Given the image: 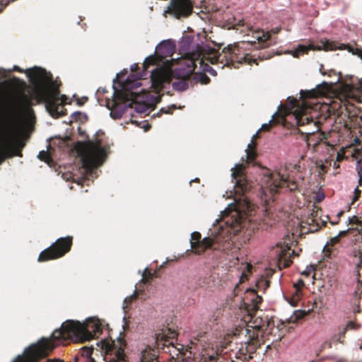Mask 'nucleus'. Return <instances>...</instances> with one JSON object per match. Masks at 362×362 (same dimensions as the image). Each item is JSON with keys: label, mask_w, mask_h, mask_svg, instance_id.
Listing matches in <instances>:
<instances>
[{"label": "nucleus", "mask_w": 362, "mask_h": 362, "mask_svg": "<svg viewBox=\"0 0 362 362\" xmlns=\"http://www.w3.org/2000/svg\"><path fill=\"white\" fill-rule=\"evenodd\" d=\"M25 74L32 85V93L28 95L24 92H17L12 100V107L26 114H33V106L45 103L47 110L53 117L66 115L64 105L67 97H59L61 82L54 81L51 73L45 69L35 66L27 69Z\"/></svg>", "instance_id": "obj_1"}, {"label": "nucleus", "mask_w": 362, "mask_h": 362, "mask_svg": "<svg viewBox=\"0 0 362 362\" xmlns=\"http://www.w3.org/2000/svg\"><path fill=\"white\" fill-rule=\"evenodd\" d=\"M102 332L103 326L98 318H89L84 323L67 320L59 329L53 332L51 339H42L39 343L30 345L13 362H38L59 344H68L69 341H89L101 334Z\"/></svg>", "instance_id": "obj_2"}, {"label": "nucleus", "mask_w": 362, "mask_h": 362, "mask_svg": "<svg viewBox=\"0 0 362 362\" xmlns=\"http://www.w3.org/2000/svg\"><path fill=\"white\" fill-rule=\"evenodd\" d=\"M300 94L301 98H303L301 105H299V102L297 100L293 99V107L296 106L297 108L282 118L283 123L286 127L288 119L293 118L295 125L298 127L313 126V129L308 128L301 133L306 135L308 145L315 147L322 140V133L319 132L320 126L330 117V107L327 104L319 103L313 104V106H311V104L305 100V99L315 98L317 96L318 93L315 90L305 92L301 90Z\"/></svg>", "instance_id": "obj_3"}, {"label": "nucleus", "mask_w": 362, "mask_h": 362, "mask_svg": "<svg viewBox=\"0 0 362 362\" xmlns=\"http://www.w3.org/2000/svg\"><path fill=\"white\" fill-rule=\"evenodd\" d=\"M231 228L220 227L218 232H212L211 235L201 240L199 232H193L191 235L190 242L193 252L201 255L206 250H220L226 252L232 248L233 242Z\"/></svg>", "instance_id": "obj_4"}, {"label": "nucleus", "mask_w": 362, "mask_h": 362, "mask_svg": "<svg viewBox=\"0 0 362 362\" xmlns=\"http://www.w3.org/2000/svg\"><path fill=\"white\" fill-rule=\"evenodd\" d=\"M205 50L203 62L207 61L211 64H222L221 68L225 66L233 65L235 63L241 64L244 62L248 64L253 63L258 64L255 55L242 53L240 47L237 45H229L224 47L221 53L209 45L205 48Z\"/></svg>", "instance_id": "obj_5"}, {"label": "nucleus", "mask_w": 362, "mask_h": 362, "mask_svg": "<svg viewBox=\"0 0 362 362\" xmlns=\"http://www.w3.org/2000/svg\"><path fill=\"white\" fill-rule=\"evenodd\" d=\"M259 324L256 321L254 327L237 326L232 329V335L234 337L243 336L245 339L241 341V347L238 350V353L245 356V360L250 361L257 350L260 348L262 342L259 335V330L263 329L265 327L269 326V320L266 319L262 320Z\"/></svg>", "instance_id": "obj_6"}, {"label": "nucleus", "mask_w": 362, "mask_h": 362, "mask_svg": "<svg viewBox=\"0 0 362 362\" xmlns=\"http://www.w3.org/2000/svg\"><path fill=\"white\" fill-rule=\"evenodd\" d=\"M79 153L82 170L86 176L90 175L106 158L105 148L102 146V141L98 139L95 141H89L81 148Z\"/></svg>", "instance_id": "obj_7"}, {"label": "nucleus", "mask_w": 362, "mask_h": 362, "mask_svg": "<svg viewBox=\"0 0 362 362\" xmlns=\"http://www.w3.org/2000/svg\"><path fill=\"white\" fill-rule=\"evenodd\" d=\"M207 45L203 42H195L192 36L185 35L182 37L180 42V50L183 52L185 57L186 65H189L188 74L191 71L195 70L197 64H202L204 52H205V48L207 47Z\"/></svg>", "instance_id": "obj_8"}, {"label": "nucleus", "mask_w": 362, "mask_h": 362, "mask_svg": "<svg viewBox=\"0 0 362 362\" xmlns=\"http://www.w3.org/2000/svg\"><path fill=\"white\" fill-rule=\"evenodd\" d=\"M262 187L272 195L276 194L281 188L286 187L290 191H295L298 187L295 181L291 180L288 177H285L280 173L265 175L262 179Z\"/></svg>", "instance_id": "obj_9"}, {"label": "nucleus", "mask_w": 362, "mask_h": 362, "mask_svg": "<svg viewBox=\"0 0 362 362\" xmlns=\"http://www.w3.org/2000/svg\"><path fill=\"white\" fill-rule=\"evenodd\" d=\"M72 244V236L58 238L49 247L40 252L37 260L42 262L60 258L71 250Z\"/></svg>", "instance_id": "obj_10"}, {"label": "nucleus", "mask_w": 362, "mask_h": 362, "mask_svg": "<svg viewBox=\"0 0 362 362\" xmlns=\"http://www.w3.org/2000/svg\"><path fill=\"white\" fill-rule=\"evenodd\" d=\"M194 3L192 0H170L165 13L181 19L189 17L193 11Z\"/></svg>", "instance_id": "obj_11"}, {"label": "nucleus", "mask_w": 362, "mask_h": 362, "mask_svg": "<svg viewBox=\"0 0 362 362\" xmlns=\"http://www.w3.org/2000/svg\"><path fill=\"white\" fill-rule=\"evenodd\" d=\"M245 164L238 163L231 169L232 179L235 181V192L238 195H243L252 187L250 182L247 179V176L245 173Z\"/></svg>", "instance_id": "obj_12"}, {"label": "nucleus", "mask_w": 362, "mask_h": 362, "mask_svg": "<svg viewBox=\"0 0 362 362\" xmlns=\"http://www.w3.org/2000/svg\"><path fill=\"white\" fill-rule=\"evenodd\" d=\"M129 100L128 93L122 90H115L112 100L107 101V107L111 110L110 116L113 119L121 118L124 111L119 108L120 105Z\"/></svg>", "instance_id": "obj_13"}, {"label": "nucleus", "mask_w": 362, "mask_h": 362, "mask_svg": "<svg viewBox=\"0 0 362 362\" xmlns=\"http://www.w3.org/2000/svg\"><path fill=\"white\" fill-rule=\"evenodd\" d=\"M262 302V298L255 289H248L245 292L243 299L244 305L248 315L253 317L259 310V305Z\"/></svg>", "instance_id": "obj_14"}, {"label": "nucleus", "mask_w": 362, "mask_h": 362, "mask_svg": "<svg viewBox=\"0 0 362 362\" xmlns=\"http://www.w3.org/2000/svg\"><path fill=\"white\" fill-rule=\"evenodd\" d=\"M151 88L156 93L162 90L170 83L169 74L161 69H156L151 74Z\"/></svg>", "instance_id": "obj_15"}, {"label": "nucleus", "mask_w": 362, "mask_h": 362, "mask_svg": "<svg viewBox=\"0 0 362 362\" xmlns=\"http://www.w3.org/2000/svg\"><path fill=\"white\" fill-rule=\"evenodd\" d=\"M322 45H315L313 44H309L308 45H299L298 47L291 52V54L294 57H299L300 55L308 54L310 50H322L325 51L336 49V47L332 42L326 40L321 42Z\"/></svg>", "instance_id": "obj_16"}, {"label": "nucleus", "mask_w": 362, "mask_h": 362, "mask_svg": "<svg viewBox=\"0 0 362 362\" xmlns=\"http://www.w3.org/2000/svg\"><path fill=\"white\" fill-rule=\"evenodd\" d=\"M277 253L279 262L283 264L284 267H288L293 262V258L296 255L295 251L291 250L288 243H278Z\"/></svg>", "instance_id": "obj_17"}, {"label": "nucleus", "mask_w": 362, "mask_h": 362, "mask_svg": "<svg viewBox=\"0 0 362 362\" xmlns=\"http://www.w3.org/2000/svg\"><path fill=\"white\" fill-rule=\"evenodd\" d=\"M348 231V230L340 231L337 235L332 238L327 243L323 249V253L325 257L332 258L337 256V250L335 245L339 243L341 237L347 235Z\"/></svg>", "instance_id": "obj_18"}, {"label": "nucleus", "mask_w": 362, "mask_h": 362, "mask_svg": "<svg viewBox=\"0 0 362 362\" xmlns=\"http://www.w3.org/2000/svg\"><path fill=\"white\" fill-rule=\"evenodd\" d=\"M188 71L189 65H187V69L185 70V72L182 74H178L177 80L173 82L172 86L175 90L183 91L187 89L190 82V78L194 71H191L190 73L188 74Z\"/></svg>", "instance_id": "obj_19"}, {"label": "nucleus", "mask_w": 362, "mask_h": 362, "mask_svg": "<svg viewBox=\"0 0 362 362\" xmlns=\"http://www.w3.org/2000/svg\"><path fill=\"white\" fill-rule=\"evenodd\" d=\"M175 48V45L170 41H163L156 47V56L160 61H163L173 54Z\"/></svg>", "instance_id": "obj_20"}, {"label": "nucleus", "mask_w": 362, "mask_h": 362, "mask_svg": "<svg viewBox=\"0 0 362 362\" xmlns=\"http://www.w3.org/2000/svg\"><path fill=\"white\" fill-rule=\"evenodd\" d=\"M13 155L8 145L7 136L0 131V164H1L7 158L11 157Z\"/></svg>", "instance_id": "obj_21"}, {"label": "nucleus", "mask_w": 362, "mask_h": 362, "mask_svg": "<svg viewBox=\"0 0 362 362\" xmlns=\"http://www.w3.org/2000/svg\"><path fill=\"white\" fill-rule=\"evenodd\" d=\"M259 130L252 136V139L250 144H248L246 151V162L247 163H251L256 159L257 152L256 146L257 143L255 141V139L259 138Z\"/></svg>", "instance_id": "obj_22"}, {"label": "nucleus", "mask_w": 362, "mask_h": 362, "mask_svg": "<svg viewBox=\"0 0 362 362\" xmlns=\"http://www.w3.org/2000/svg\"><path fill=\"white\" fill-rule=\"evenodd\" d=\"M252 37L257 40L259 43H262V47H268L269 43L267 41L271 37V33L269 32H264V30H253L252 31Z\"/></svg>", "instance_id": "obj_23"}, {"label": "nucleus", "mask_w": 362, "mask_h": 362, "mask_svg": "<svg viewBox=\"0 0 362 362\" xmlns=\"http://www.w3.org/2000/svg\"><path fill=\"white\" fill-rule=\"evenodd\" d=\"M157 358V351L148 346L141 353V362H155Z\"/></svg>", "instance_id": "obj_24"}, {"label": "nucleus", "mask_w": 362, "mask_h": 362, "mask_svg": "<svg viewBox=\"0 0 362 362\" xmlns=\"http://www.w3.org/2000/svg\"><path fill=\"white\" fill-rule=\"evenodd\" d=\"M320 223L322 226L320 225V223L314 217H309L307 220V223L310 226L309 230L312 232L318 230L326 224V221L322 220L320 221Z\"/></svg>", "instance_id": "obj_25"}, {"label": "nucleus", "mask_w": 362, "mask_h": 362, "mask_svg": "<svg viewBox=\"0 0 362 362\" xmlns=\"http://www.w3.org/2000/svg\"><path fill=\"white\" fill-rule=\"evenodd\" d=\"M359 327H360V325L358 323L354 322V321L348 322L346 325L345 327H344L342 328V329L340 331V332L339 333V337L338 340L340 341L341 337H344L345 334L347 330H349V329L356 330V329H358Z\"/></svg>", "instance_id": "obj_26"}, {"label": "nucleus", "mask_w": 362, "mask_h": 362, "mask_svg": "<svg viewBox=\"0 0 362 362\" xmlns=\"http://www.w3.org/2000/svg\"><path fill=\"white\" fill-rule=\"evenodd\" d=\"M156 276L155 272L152 273L151 270L146 268L143 273L141 283L144 284H150L151 280Z\"/></svg>", "instance_id": "obj_27"}, {"label": "nucleus", "mask_w": 362, "mask_h": 362, "mask_svg": "<svg viewBox=\"0 0 362 362\" xmlns=\"http://www.w3.org/2000/svg\"><path fill=\"white\" fill-rule=\"evenodd\" d=\"M340 49H347L349 52L356 54L362 59V49L360 48H354L349 45H341Z\"/></svg>", "instance_id": "obj_28"}, {"label": "nucleus", "mask_w": 362, "mask_h": 362, "mask_svg": "<svg viewBox=\"0 0 362 362\" xmlns=\"http://www.w3.org/2000/svg\"><path fill=\"white\" fill-rule=\"evenodd\" d=\"M270 281L267 279L262 277L257 281L256 286L258 290L263 291L264 292L269 286Z\"/></svg>", "instance_id": "obj_29"}, {"label": "nucleus", "mask_w": 362, "mask_h": 362, "mask_svg": "<svg viewBox=\"0 0 362 362\" xmlns=\"http://www.w3.org/2000/svg\"><path fill=\"white\" fill-rule=\"evenodd\" d=\"M157 56L151 55L146 58L143 63V66L144 70H147L151 65H154L157 62Z\"/></svg>", "instance_id": "obj_30"}, {"label": "nucleus", "mask_w": 362, "mask_h": 362, "mask_svg": "<svg viewBox=\"0 0 362 362\" xmlns=\"http://www.w3.org/2000/svg\"><path fill=\"white\" fill-rule=\"evenodd\" d=\"M37 158L45 163H49L52 160L51 156L48 151H41L39 152Z\"/></svg>", "instance_id": "obj_31"}, {"label": "nucleus", "mask_w": 362, "mask_h": 362, "mask_svg": "<svg viewBox=\"0 0 362 362\" xmlns=\"http://www.w3.org/2000/svg\"><path fill=\"white\" fill-rule=\"evenodd\" d=\"M144 291V288H137L134 291L133 295L130 296L128 298H126L125 300H124V303H132L133 300H136L138 296L141 293H143Z\"/></svg>", "instance_id": "obj_32"}, {"label": "nucleus", "mask_w": 362, "mask_h": 362, "mask_svg": "<svg viewBox=\"0 0 362 362\" xmlns=\"http://www.w3.org/2000/svg\"><path fill=\"white\" fill-rule=\"evenodd\" d=\"M209 62H208L207 61H204L202 64H199V66L200 68L202 69V70L204 71H206V72H209L211 74L215 76L216 75V71L209 66Z\"/></svg>", "instance_id": "obj_33"}, {"label": "nucleus", "mask_w": 362, "mask_h": 362, "mask_svg": "<svg viewBox=\"0 0 362 362\" xmlns=\"http://www.w3.org/2000/svg\"><path fill=\"white\" fill-rule=\"evenodd\" d=\"M356 170L358 175V186L362 187V161H357Z\"/></svg>", "instance_id": "obj_34"}, {"label": "nucleus", "mask_w": 362, "mask_h": 362, "mask_svg": "<svg viewBox=\"0 0 362 362\" xmlns=\"http://www.w3.org/2000/svg\"><path fill=\"white\" fill-rule=\"evenodd\" d=\"M168 337L163 332L156 334V341L159 345L160 341H163V345L165 343L168 341Z\"/></svg>", "instance_id": "obj_35"}, {"label": "nucleus", "mask_w": 362, "mask_h": 362, "mask_svg": "<svg viewBox=\"0 0 362 362\" xmlns=\"http://www.w3.org/2000/svg\"><path fill=\"white\" fill-rule=\"evenodd\" d=\"M304 286L305 283L301 279H298V281L294 284V287L296 288V293L297 295L301 292V288H303Z\"/></svg>", "instance_id": "obj_36"}, {"label": "nucleus", "mask_w": 362, "mask_h": 362, "mask_svg": "<svg viewBox=\"0 0 362 362\" xmlns=\"http://www.w3.org/2000/svg\"><path fill=\"white\" fill-rule=\"evenodd\" d=\"M197 78L202 84H207L210 82L209 77L204 73L199 74Z\"/></svg>", "instance_id": "obj_37"}, {"label": "nucleus", "mask_w": 362, "mask_h": 362, "mask_svg": "<svg viewBox=\"0 0 362 362\" xmlns=\"http://www.w3.org/2000/svg\"><path fill=\"white\" fill-rule=\"evenodd\" d=\"M274 123H275V122H274V115L273 116V119L269 121V122L267 123V124H262L261 129H259V131H264V132H269V131H270V129H272V126L274 125Z\"/></svg>", "instance_id": "obj_38"}, {"label": "nucleus", "mask_w": 362, "mask_h": 362, "mask_svg": "<svg viewBox=\"0 0 362 362\" xmlns=\"http://www.w3.org/2000/svg\"><path fill=\"white\" fill-rule=\"evenodd\" d=\"M358 185L354 189V194L352 198L351 205H354V203L359 199L361 194V190L358 189Z\"/></svg>", "instance_id": "obj_39"}, {"label": "nucleus", "mask_w": 362, "mask_h": 362, "mask_svg": "<svg viewBox=\"0 0 362 362\" xmlns=\"http://www.w3.org/2000/svg\"><path fill=\"white\" fill-rule=\"evenodd\" d=\"M352 156L356 159H358L357 161H362V148H355Z\"/></svg>", "instance_id": "obj_40"}, {"label": "nucleus", "mask_w": 362, "mask_h": 362, "mask_svg": "<svg viewBox=\"0 0 362 362\" xmlns=\"http://www.w3.org/2000/svg\"><path fill=\"white\" fill-rule=\"evenodd\" d=\"M358 223H359V226H361V234L362 233V224L360 223L358 218L356 216H353L349 218V225L358 224Z\"/></svg>", "instance_id": "obj_41"}, {"label": "nucleus", "mask_w": 362, "mask_h": 362, "mask_svg": "<svg viewBox=\"0 0 362 362\" xmlns=\"http://www.w3.org/2000/svg\"><path fill=\"white\" fill-rule=\"evenodd\" d=\"M175 108L176 107L175 105H173L170 107H163L160 109V112H158V115H160V113L171 114Z\"/></svg>", "instance_id": "obj_42"}, {"label": "nucleus", "mask_w": 362, "mask_h": 362, "mask_svg": "<svg viewBox=\"0 0 362 362\" xmlns=\"http://www.w3.org/2000/svg\"><path fill=\"white\" fill-rule=\"evenodd\" d=\"M115 356L117 360L118 361H124L125 358V354L124 350L122 349H119L115 351Z\"/></svg>", "instance_id": "obj_43"}, {"label": "nucleus", "mask_w": 362, "mask_h": 362, "mask_svg": "<svg viewBox=\"0 0 362 362\" xmlns=\"http://www.w3.org/2000/svg\"><path fill=\"white\" fill-rule=\"evenodd\" d=\"M356 90L360 93V95L357 98V100L362 101V80L359 81Z\"/></svg>", "instance_id": "obj_44"}, {"label": "nucleus", "mask_w": 362, "mask_h": 362, "mask_svg": "<svg viewBox=\"0 0 362 362\" xmlns=\"http://www.w3.org/2000/svg\"><path fill=\"white\" fill-rule=\"evenodd\" d=\"M88 101L87 97L78 98L76 99V104L79 106L83 105Z\"/></svg>", "instance_id": "obj_45"}, {"label": "nucleus", "mask_w": 362, "mask_h": 362, "mask_svg": "<svg viewBox=\"0 0 362 362\" xmlns=\"http://www.w3.org/2000/svg\"><path fill=\"white\" fill-rule=\"evenodd\" d=\"M16 0H8L7 1H1V8H0V12L5 8L8 6V4L11 2H13L15 1Z\"/></svg>", "instance_id": "obj_46"}, {"label": "nucleus", "mask_w": 362, "mask_h": 362, "mask_svg": "<svg viewBox=\"0 0 362 362\" xmlns=\"http://www.w3.org/2000/svg\"><path fill=\"white\" fill-rule=\"evenodd\" d=\"M81 115V112H74L72 115H71V118L74 119V120H78L80 119V117Z\"/></svg>", "instance_id": "obj_47"}, {"label": "nucleus", "mask_w": 362, "mask_h": 362, "mask_svg": "<svg viewBox=\"0 0 362 362\" xmlns=\"http://www.w3.org/2000/svg\"><path fill=\"white\" fill-rule=\"evenodd\" d=\"M47 362H64L63 360L59 358L48 359Z\"/></svg>", "instance_id": "obj_48"}, {"label": "nucleus", "mask_w": 362, "mask_h": 362, "mask_svg": "<svg viewBox=\"0 0 362 362\" xmlns=\"http://www.w3.org/2000/svg\"><path fill=\"white\" fill-rule=\"evenodd\" d=\"M280 30H281L280 28H275L272 29L271 32L273 33L274 34H277L280 32Z\"/></svg>", "instance_id": "obj_49"}, {"label": "nucleus", "mask_w": 362, "mask_h": 362, "mask_svg": "<svg viewBox=\"0 0 362 362\" xmlns=\"http://www.w3.org/2000/svg\"><path fill=\"white\" fill-rule=\"evenodd\" d=\"M324 197L325 196L323 194H318L317 196V202H320L324 199Z\"/></svg>", "instance_id": "obj_50"}, {"label": "nucleus", "mask_w": 362, "mask_h": 362, "mask_svg": "<svg viewBox=\"0 0 362 362\" xmlns=\"http://www.w3.org/2000/svg\"><path fill=\"white\" fill-rule=\"evenodd\" d=\"M100 134H103V132L102 131H98L95 134V136L98 137L99 136Z\"/></svg>", "instance_id": "obj_51"}, {"label": "nucleus", "mask_w": 362, "mask_h": 362, "mask_svg": "<svg viewBox=\"0 0 362 362\" xmlns=\"http://www.w3.org/2000/svg\"><path fill=\"white\" fill-rule=\"evenodd\" d=\"M343 214H344V211H340L337 214V216L338 218H340Z\"/></svg>", "instance_id": "obj_52"}, {"label": "nucleus", "mask_w": 362, "mask_h": 362, "mask_svg": "<svg viewBox=\"0 0 362 362\" xmlns=\"http://www.w3.org/2000/svg\"><path fill=\"white\" fill-rule=\"evenodd\" d=\"M14 69H15V70H17V71H19V72H22V70H21L20 68H18V66H15V67H14Z\"/></svg>", "instance_id": "obj_53"}, {"label": "nucleus", "mask_w": 362, "mask_h": 362, "mask_svg": "<svg viewBox=\"0 0 362 362\" xmlns=\"http://www.w3.org/2000/svg\"><path fill=\"white\" fill-rule=\"evenodd\" d=\"M4 74V70H2V69H0V78H1V76H3Z\"/></svg>", "instance_id": "obj_54"}, {"label": "nucleus", "mask_w": 362, "mask_h": 362, "mask_svg": "<svg viewBox=\"0 0 362 362\" xmlns=\"http://www.w3.org/2000/svg\"><path fill=\"white\" fill-rule=\"evenodd\" d=\"M199 178H195L194 180H192L190 182H199Z\"/></svg>", "instance_id": "obj_55"}, {"label": "nucleus", "mask_w": 362, "mask_h": 362, "mask_svg": "<svg viewBox=\"0 0 362 362\" xmlns=\"http://www.w3.org/2000/svg\"><path fill=\"white\" fill-rule=\"evenodd\" d=\"M330 223H331V224H332V225H335V224H337V223H338V221H336V222H334V221H330Z\"/></svg>", "instance_id": "obj_56"}, {"label": "nucleus", "mask_w": 362, "mask_h": 362, "mask_svg": "<svg viewBox=\"0 0 362 362\" xmlns=\"http://www.w3.org/2000/svg\"><path fill=\"white\" fill-rule=\"evenodd\" d=\"M107 352L112 351L110 347L106 349Z\"/></svg>", "instance_id": "obj_57"}, {"label": "nucleus", "mask_w": 362, "mask_h": 362, "mask_svg": "<svg viewBox=\"0 0 362 362\" xmlns=\"http://www.w3.org/2000/svg\"><path fill=\"white\" fill-rule=\"evenodd\" d=\"M17 155L19 156H22V153H21V151Z\"/></svg>", "instance_id": "obj_58"}, {"label": "nucleus", "mask_w": 362, "mask_h": 362, "mask_svg": "<svg viewBox=\"0 0 362 362\" xmlns=\"http://www.w3.org/2000/svg\"><path fill=\"white\" fill-rule=\"evenodd\" d=\"M136 86H137V85H141V82H136Z\"/></svg>", "instance_id": "obj_59"}, {"label": "nucleus", "mask_w": 362, "mask_h": 362, "mask_svg": "<svg viewBox=\"0 0 362 362\" xmlns=\"http://www.w3.org/2000/svg\"><path fill=\"white\" fill-rule=\"evenodd\" d=\"M264 59H265V58H264V57H262L261 58V60H264Z\"/></svg>", "instance_id": "obj_60"}]
</instances>
